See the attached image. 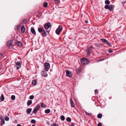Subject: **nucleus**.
Returning a JSON list of instances; mask_svg holds the SVG:
<instances>
[{
    "instance_id": "obj_23",
    "label": "nucleus",
    "mask_w": 126,
    "mask_h": 126,
    "mask_svg": "<svg viewBox=\"0 0 126 126\" xmlns=\"http://www.w3.org/2000/svg\"><path fill=\"white\" fill-rule=\"evenodd\" d=\"M110 1L109 0H106L105 1V3L106 5H108L110 4Z\"/></svg>"
},
{
    "instance_id": "obj_48",
    "label": "nucleus",
    "mask_w": 126,
    "mask_h": 126,
    "mask_svg": "<svg viewBox=\"0 0 126 126\" xmlns=\"http://www.w3.org/2000/svg\"><path fill=\"white\" fill-rule=\"evenodd\" d=\"M85 22L87 24L88 23V21L87 20L85 21Z\"/></svg>"
},
{
    "instance_id": "obj_31",
    "label": "nucleus",
    "mask_w": 126,
    "mask_h": 126,
    "mask_svg": "<svg viewBox=\"0 0 126 126\" xmlns=\"http://www.w3.org/2000/svg\"><path fill=\"white\" fill-rule=\"evenodd\" d=\"M31 123L32 124H35L36 123V121L34 119H32L31 121Z\"/></svg>"
},
{
    "instance_id": "obj_6",
    "label": "nucleus",
    "mask_w": 126,
    "mask_h": 126,
    "mask_svg": "<svg viewBox=\"0 0 126 126\" xmlns=\"http://www.w3.org/2000/svg\"><path fill=\"white\" fill-rule=\"evenodd\" d=\"M40 107V106L39 104L37 105L34 108L33 111L32 113H36L37 111L39 110Z\"/></svg>"
},
{
    "instance_id": "obj_10",
    "label": "nucleus",
    "mask_w": 126,
    "mask_h": 126,
    "mask_svg": "<svg viewBox=\"0 0 126 126\" xmlns=\"http://www.w3.org/2000/svg\"><path fill=\"white\" fill-rule=\"evenodd\" d=\"M41 75L42 76L46 77L47 76V74L46 72L44 71H42L41 72Z\"/></svg>"
},
{
    "instance_id": "obj_34",
    "label": "nucleus",
    "mask_w": 126,
    "mask_h": 126,
    "mask_svg": "<svg viewBox=\"0 0 126 126\" xmlns=\"http://www.w3.org/2000/svg\"><path fill=\"white\" fill-rule=\"evenodd\" d=\"M81 71V70L80 69H77L76 71L77 74H78Z\"/></svg>"
},
{
    "instance_id": "obj_38",
    "label": "nucleus",
    "mask_w": 126,
    "mask_h": 126,
    "mask_svg": "<svg viewBox=\"0 0 126 126\" xmlns=\"http://www.w3.org/2000/svg\"><path fill=\"white\" fill-rule=\"evenodd\" d=\"M27 19H25L23 20L22 21V23L24 24H26L27 22Z\"/></svg>"
},
{
    "instance_id": "obj_19",
    "label": "nucleus",
    "mask_w": 126,
    "mask_h": 126,
    "mask_svg": "<svg viewBox=\"0 0 126 126\" xmlns=\"http://www.w3.org/2000/svg\"><path fill=\"white\" fill-rule=\"evenodd\" d=\"M0 98L1 101H2L4 100V95L3 94H1V96L0 97Z\"/></svg>"
},
{
    "instance_id": "obj_12",
    "label": "nucleus",
    "mask_w": 126,
    "mask_h": 126,
    "mask_svg": "<svg viewBox=\"0 0 126 126\" xmlns=\"http://www.w3.org/2000/svg\"><path fill=\"white\" fill-rule=\"evenodd\" d=\"M41 35L43 37H45L47 35V33L46 31L44 30L41 33Z\"/></svg>"
},
{
    "instance_id": "obj_22",
    "label": "nucleus",
    "mask_w": 126,
    "mask_h": 126,
    "mask_svg": "<svg viewBox=\"0 0 126 126\" xmlns=\"http://www.w3.org/2000/svg\"><path fill=\"white\" fill-rule=\"evenodd\" d=\"M32 83L33 85H36V80H33L32 81Z\"/></svg>"
},
{
    "instance_id": "obj_32",
    "label": "nucleus",
    "mask_w": 126,
    "mask_h": 126,
    "mask_svg": "<svg viewBox=\"0 0 126 126\" xmlns=\"http://www.w3.org/2000/svg\"><path fill=\"white\" fill-rule=\"evenodd\" d=\"M34 96L33 95H30L29 97V98L31 100H32L34 99Z\"/></svg>"
},
{
    "instance_id": "obj_36",
    "label": "nucleus",
    "mask_w": 126,
    "mask_h": 126,
    "mask_svg": "<svg viewBox=\"0 0 126 126\" xmlns=\"http://www.w3.org/2000/svg\"><path fill=\"white\" fill-rule=\"evenodd\" d=\"M41 16H42L41 13V12H40L39 13V14H38V18H41Z\"/></svg>"
},
{
    "instance_id": "obj_53",
    "label": "nucleus",
    "mask_w": 126,
    "mask_h": 126,
    "mask_svg": "<svg viewBox=\"0 0 126 126\" xmlns=\"http://www.w3.org/2000/svg\"><path fill=\"white\" fill-rule=\"evenodd\" d=\"M47 31V32H48L49 31H50V30L49 31Z\"/></svg>"
},
{
    "instance_id": "obj_3",
    "label": "nucleus",
    "mask_w": 126,
    "mask_h": 126,
    "mask_svg": "<svg viewBox=\"0 0 126 126\" xmlns=\"http://www.w3.org/2000/svg\"><path fill=\"white\" fill-rule=\"evenodd\" d=\"M93 48V47L92 46H91L90 47H87L86 49V51L88 56H90L92 53Z\"/></svg>"
},
{
    "instance_id": "obj_27",
    "label": "nucleus",
    "mask_w": 126,
    "mask_h": 126,
    "mask_svg": "<svg viewBox=\"0 0 126 126\" xmlns=\"http://www.w3.org/2000/svg\"><path fill=\"white\" fill-rule=\"evenodd\" d=\"M66 120L68 122H70L71 121V119L70 117H67L66 118Z\"/></svg>"
},
{
    "instance_id": "obj_44",
    "label": "nucleus",
    "mask_w": 126,
    "mask_h": 126,
    "mask_svg": "<svg viewBox=\"0 0 126 126\" xmlns=\"http://www.w3.org/2000/svg\"><path fill=\"white\" fill-rule=\"evenodd\" d=\"M95 93H98V90L97 89L95 90Z\"/></svg>"
},
{
    "instance_id": "obj_39",
    "label": "nucleus",
    "mask_w": 126,
    "mask_h": 126,
    "mask_svg": "<svg viewBox=\"0 0 126 126\" xmlns=\"http://www.w3.org/2000/svg\"><path fill=\"white\" fill-rule=\"evenodd\" d=\"M85 112L86 114V115L89 116V115H91V114H90V113L87 112L86 111H85Z\"/></svg>"
},
{
    "instance_id": "obj_1",
    "label": "nucleus",
    "mask_w": 126,
    "mask_h": 126,
    "mask_svg": "<svg viewBox=\"0 0 126 126\" xmlns=\"http://www.w3.org/2000/svg\"><path fill=\"white\" fill-rule=\"evenodd\" d=\"M114 6L112 4L110 5H105L104 6V8L105 9H108L110 11L114 9Z\"/></svg>"
},
{
    "instance_id": "obj_5",
    "label": "nucleus",
    "mask_w": 126,
    "mask_h": 126,
    "mask_svg": "<svg viewBox=\"0 0 126 126\" xmlns=\"http://www.w3.org/2000/svg\"><path fill=\"white\" fill-rule=\"evenodd\" d=\"M45 70L47 71H48L50 67V64L48 63H45L44 64Z\"/></svg>"
},
{
    "instance_id": "obj_7",
    "label": "nucleus",
    "mask_w": 126,
    "mask_h": 126,
    "mask_svg": "<svg viewBox=\"0 0 126 126\" xmlns=\"http://www.w3.org/2000/svg\"><path fill=\"white\" fill-rule=\"evenodd\" d=\"M51 27V23L48 22L44 25V28L46 29H48Z\"/></svg>"
},
{
    "instance_id": "obj_49",
    "label": "nucleus",
    "mask_w": 126,
    "mask_h": 126,
    "mask_svg": "<svg viewBox=\"0 0 126 126\" xmlns=\"http://www.w3.org/2000/svg\"><path fill=\"white\" fill-rule=\"evenodd\" d=\"M96 45H97V46L98 47H100V45L99 44H96Z\"/></svg>"
},
{
    "instance_id": "obj_14",
    "label": "nucleus",
    "mask_w": 126,
    "mask_h": 126,
    "mask_svg": "<svg viewBox=\"0 0 126 126\" xmlns=\"http://www.w3.org/2000/svg\"><path fill=\"white\" fill-rule=\"evenodd\" d=\"M32 109L31 108H28L26 110V111L27 114H30L32 110Z\"/></svg>"
},
{
    "instance_id": "obj_33",
    "label": "nucleus",
    "mask_w": 126,
    "mask_h": 126,
    "mask_svg": "<svg viewBox=\"0 0 126 126\" xmlns=\"http://www.w3.org/2000/svg\"><path fill=\"white\" fill-rule=\"evenodd\" d=\"M54 1L56 4H59L60 2V1L59 0H54Z\"/></svg>"
},
{
    "instance_id": "obj_40",
    "label": "nucleus",
    "mask_w": 126,
    "mask_h": 126,
    "mask_svg": "<svg viewBox=\"0 0 126 126\" xmlns=\"http://www.w3.org/2000/svg\"><path fill=\"white\" fill-rule=\"evenodd\" d=\"M113 51L111 49H109L108 51V52L110 53H112Z\"/></svg>"
},
{
    "instance_id": "obj_20",
    "label": "nucleus",
    "mask_w": 126,
    "mask_h": 126,
    "mask_svg": "<svg viewBox=\"0 0 126 126\" xmlns=\"http://www.w3.org/2000/svg\"><path fill=\"white\" fill-rule=\"evenodd\" d=\"M50 110L49 109L46 110H45V112L46 113H48L50 112Z\"/></svg>"
},
{
    "instance_id": "obj_46",
    "label": "nucleus",
    "mask_w": 126,
    "mask_h": 126,
    "mask_svg": "<svg viewBox=\"0 0 126 126\" xmlns=\"http://www.w3.org/2000/svg\"><path fill=\"white\" fill-rule=\"evenodd\" d=\"M103 60H104V59H100V60H98V62L101 61H103Z\"/></svg>"
},
{
    "instance_id": "obj_2",
    "label": "nucleus",
    "mask_w": 126,
    "mask_h": 126,
    "mask_svg": "<svg viewBox=\"0 0 126 126\" xmlns=\"http://www.w3.org/2000/svg\"><path fill=\"white\" fill-rule=\"evenodd\" d=\"M81 63L83 65L87 64L89 63V61L88 59L86 58H81L80 60Z\"/></svg>"
},
{
    "instance_id": "obj_42",
    "label": "nucleus",
    "mask_w": 126,
    "mask_h": 126,
    "mask_svg": "<svg viewBox=\"0 0 126 126\" xmlns=\"http://www.w3.org/2000/svg\"><path fill=\"white\" fill-rule=\"evenodd\" d=\"M44 103H41V107H43V106H44Z\"/></svg>"
},
{
    "instance_id": "obj_51",
    "label": "nucleus",
    "mask_w": 126,
    "mask_h": 126,
    "mask_svg": "<svg viewBox=\"0 0 126 126\" xmlns=\"http://www.w3.org/2000/svg\"><path fill=\"white\" fill-rule=\"evenodd\" d=\"M17 126H21L19 124H18L17 125Z\"/></svg>"
},
{
    "instance_id": "obj_9",
    "label": "nucleus",
    "mask_w": 126,
    "mask_h": 126,
    "mask_svg": "<svg viewBox=\"0 0 126 126\" xmlns=\"http://www.w3.org/2000/svg\"><path fill=\"white\" fill-rule=\"evenodd\" d=\"M15 64L17 66V70H18L21 67V64L19 62H18L17 63H15Z\"/></svg>"
},
{
    "instance_id": "obj_35",
    "label": "nucleus",
    "mask_w": 126,
    "mask_h": 126,
    "mask_svg": "<svg viewBox=\"0 0 126 126\" xmlns=\"http://www.w3.org/2000/svg\"><path fill=\"white\" fill-rule=\"evenodd\" d=\"M9 118L8 116H6L5 118V120L6 121H8L9 120Z\"/></svg>"
},
{
    "instance_id": "obj_52",
    "label": "nucleus",
    "mask_w": 126,
    "mask_h": 126,
    "mask_svg": "<svg viewBox=\"0 0 126 126\" xmlns=\"http://www.w3.org/2000/svg\"><path fill=\"white\" fill-rule=\"evenodd\" d=\"M32 126H36L35 125H32Z\"/></svg>"
},
{
    "instance_id": "obj_21",
    "label": "nucleus",
    "mask_w": 126,
    "mask_h": 126,
    "mask_svg": "<svg viewBox=\"0 0 126 126\" xmlns=\"http://www.w3.org/2000/svg\"><path fill=\"white\" fill-rule=\"evenodd\" d=\"M16 44L18 45L19 46H21L22 45V43L19 41L16 42Z\"/></svg>"
},
{
    "instance_id": "obj_45",
    "label": "nucleus",
    "mask_w": 126,
    "mask_h": 126,
    "mask_svg": "<svg viewBox=\"0 0 126 126\" xmlns=\"http://www.w3.org/2000/svg\"><path fill=\"white\" fill-rule=\"evenodd\" d=\"M71 126H74L75 125L73 123H72L71 124Z\"/></svg>"
},
{
    "instance_id": "obj_29",
    "label": "nucleus",
    "mask_w": 126,
    "mask_h": 126,
    "mask_svg": "<svg viewBox=\"0 0 126 126\" xmlns=\"http://www.w3.org/2000/svg\"><path fill=\"white\" fill-rule=\"evenodd\" d=\"M11 99L12 100H14L15 99V96L14 95H12L11 97Z\"/></svg>"
},
{
    "instance_id": "obj_25",
    "label": "nucleus",
    "mask_w": 126,
    "mask_h": 126,
    "mask_svg": "<svg viewBox=\"0 0 126 126\" xmlns=\"http://www.w3.org/2000/svg\"><path fill=\"white\" fill-rule=\"evenodd\" d=\"M61 119L62 121H64L65 120V118L63 115H62L61 116Z\"/></svg>"
},
{
    "instance_id": "obj_17",
    "label": "nucleus",
    "mask_w": 126,
    "mask_h": 126,
    "mask_svg": "<svg viewBox=\"0 0 126 126\" xmlns=\"http://www.w3.org/2000/svg\"><path fill=\"white\" fill-rule=\"evenodd\" d=\"M32 103V101L31 100H28L27 103V105L28 106L30 105Z\"/></svg>"
},
{
    "instance_id": "obj_50",
    "label": "nucleus",
    "mask_w": 126,
    "mask_h": 126,
    "mask_svg": "<svg viewBox=\"0 0 126 126\" xmlns=\"http://www.w3.org/2000/svg\"><path fill=\"white\" fill-rule=\"evenodd\" d=\"M0 56H1V57H3V55L2 54H0Z\"/></svg>"
},
{
    "instance_id": "obj_41",
    "label": "nucleus",
    "mask_w": 126,
    "mask_h": 126,
    "mask_svg": "<svg viewBox=\"0 0 126 126\" xmlns=\"http://www.w3.org/2000/svg\"><path fill=\"white\" fill-rule=\"evenodd\" d=\"M98 126H102V125L100 123H99L98 125H97Z\"/></svg>"
},
{
    "instance_id": "obj_30",
    "label": "nucleus",
    "mask_w": 126,
    "mask_h": 126,
    "mask_svg": "<svg viewBox=\"0 0 126 126\" xmlns=\"http://www.w3.org/2000/svg\"><path fill=\"white\" fill-rule=\"evenodd\" d=\"M1 125L2 126L5 124V121L4 119H2L1 121Z\"/></svg>"
},
{
    "instance_id": "obj_8",
    "label": "nucleus",
    "mask_w": 126,
    "mask_h": 126,
    "mask_svg": "<svg viewBox=\"0 0 126 126\" xmlns=\"http://www.w3.org/2000/svg\"><path fill=\"white\" fill-rule=\"evenodd\" d=\"M66 76L69 77H71L72 75V73L70 71L66 70H65Z\"/></svg>"
},
{
    "instance_id": "obj_47",
    "label": "nucleus",
    "mask_w": 126,
    "mask_h": 126,
    "mask_svg": "<svg viewBox=\"0 0 126 126\" xmlns=\"http://www.w3.org/2000/svg\"><path fill=\"white\" fill-rule=\"evenodd\" d=\"M19 28V27L18 26H17L16 27V30H17L18 29V28Z\"/></svg>"
},
{
    "instance_id": "obj_37",
    "label": "nucleus",
    "mask_w": 126,
    "mask_h": 126,
    "mask_svg": "<svg viewBox=\"0 0 126 126\" xmlns=\"http://www.w3.org/2000/svg\"><path fill=\"white\" fill-rule=\"evenodd\" d=\"M102 41H101L105 43L106 42H107V40L105 39H101Z\"/></svg>"
},
{
    "instance_id": "obj_15",
    "label": "nucleus",
    "mask_w": 126,
    "mask_h": 126,
    "mask_svg": "<svg viewBox=\"0 0 126 126\" xmlns=\"http://www.w3.org/2000/svg\"><path fill=\"white\" fill-rule=\"evenodd\" d=\"M21 31L22 33H24L25 31V28L24 26H22L21 28Z\"/></svg>"
},
{
    "instance_id": "obj_18",
    "label": "nucleus",
    "mask_w": 126,
    "mask_h": 126,
    "mask_svg": "<svg viewBox=\"0 0 126 126\" xmlns=\"http://www.w3.org/2000/svg\"><path fill=\"white\" fill-rule=\"evenodd\" d=\"M70 103L72 107H73L74 106V105L73 102V101L72 100V99H70Z\"/></svg>"
},
{
    "instance_id": "obj_43",
    "label": "nucleus",
    "mask_w": 126,
    "mask_h": 126,
    "mask_svg": "<svg viewBox=\"0 0 126 126\" xmlns=\"http://www.w3.org/2000/svg\"><path fill=\"white\" fill-rule=\"evenodd\" d=\"M53 126H59L58 124H54Z\"/></svg>"
},
{
    "instance_id": "obj_16",
    "label": "nucleus",
    "mask_w": 126,
    "mask_h": 126,
    "mask_svg": "<svg viewBox=\"0 0 126 126\" xmlns=\"http://www.w3.org/2000/svg\"><path fill=\"white\" fill-rule=\"evenodd\" d=\"M31 31L32 33L33 34H36V32L33 28L32 27L31 28Z\"/></svg>"
},
{
    "instance_id": "obj_24",
    "label": "nucleus",
    "mask_w": 126,
    "mask_h": 126,
    "mask_svg": "<svg viewBox=\"0 0 126 126\" xmlns=\"http://www.w3.org/2000/svg\"><path fill=\"white\" fill-rule=\"evenodd\" d=\"M97 117L99 119L101 118H102V115L101 113H99L97 115Z\"/></svg>"
},
{
    "instance_id": "obj_26",
    "label": "nucleus",
    "mask_w": 126,
    "mask_h": 126,
    "mask_svg": "<svg viewBox=\"0 0 126 126\" xmlns=\"http://www.w3.org/2000/svg\"><path fill=\"white\" fill-rule=\"evenodd\" d=\"M48 3L47 2H45L43 4V6L45 7L46 8L47 7V6Z\"/></svg>"
},
{
    "instance_id": "obj_4",
    "label": "nucleus",
    "mask_w": 126,
    "mask_h": 126,
    "mask_svg": "<svg viewBox=\"0 0 126 126\" xmlns=\"http://www.w3.org/2000/svg\"><path fill=\"white\" fill-rule=\"evenodd\" d=\"M62 29V27L61 25H59L58 28L56 29L55 31V32L56 34L58 35H59Z\"/></svg>"
},
{
    "instance_id": "obj_11",
    "label": "nucleus",
    "mask_w": 126,
    "mask_h": 126,
    "mask_svg": "<svg viewBox=\"0 0 126 126\" xmlns=\"http://www.w3.org/2000/svg\"><path fill=\"white\" fill-rule=\"evenodd\" d=\"M12 41L11 40H8L7 43V45L8 47L12 46Z\"/></svg>"
},
{
    "instance_id": "obj_56",
    "label": "nucleus",
    "mask_w": 126,
    "mask_h": 126,
    "mask_svg": "<svg viewBox=\"0 0 126 126\" xmlns=\"http://www.w3.org/2000/svg\"><path fill=\"white\" fill-rule=\"evenodd\" d=\"M2 117V116H1V117H0V119H1V118Z\"/></svg>"
},
{
    "instance_id": "obj_28",
    "label": "nucleus",
    "mask_w": 126,
    "mask_h": 126,
    "mask_svg": "<svg viewBox=\"0 0 126 126\" xmlns=\"http://www.w3.org/2000/svg\"><path fill=\"white\" fill-rule=\"evenodd\" d=\"M105 44L108 45V46H110V47H111V44H110V43L107 40V42H106V43H105Z\"/></svg>"
},
{
    "instance_id": "obj_55",
    "label": "nucleus",
    "mask_w": 126,
    "mask_h": 126,
    "mask_svg": "<svg viewBox=\"0 0 126 126\" xmlns=\"http://www.w3.org/2000/svg\"><path fill=\"white\" fill-rule=\"evenodd\" d=\"M1 67H0V70H1Z\"/></svg>"
},
{
    "instance_id": "obj_13",
    "label": "nucleus",
    "mask_w": 126,
    "mask_h": 126,
    "mask_svg": "<svg viewBox=\"0 0 126 126\" xmlns=\"http://www.w3.org/2000/svg\"><path fill=\"white\" fill-rule=\"evenodd\" d=\"M44 30V28L43 27L39 28H38V31L41 34V33Z\"/></svg>"
},
{
    "instance_id": "obj_54",
    "label": "nucleus",
    "mask_w": 126,
    "mask_h": 126,
    "mask_svg": "<svg viewBox=\"0 0 126 126\" xmlns=\"http://www.w3.org/2000/svg\"><path fill=\"white\" fill-rule=\"evenodd\" d=\"M32 115V113L30 114V115H31V116Z\"/></svg>"
}]
</instances>
